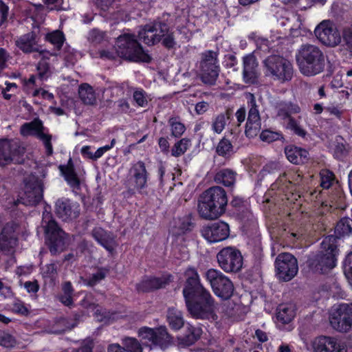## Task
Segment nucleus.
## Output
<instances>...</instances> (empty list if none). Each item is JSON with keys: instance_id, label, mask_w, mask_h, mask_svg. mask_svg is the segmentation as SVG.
Listing matches in <instances>:
<instances>
[{"instance_id": "f257e3e1", "label": "nucleus", "mask_w": 352, "mask_h": 352, "mask_svg": "<svg viewBox=\"0 0 352 352\" xmlns=\"http://www.w3.org/2000/svg\"><path fill=\"white\" fill-rule=\"evenodd\" d=\"M227 204L228 198L225 190L220 186H213L201 195L198 212L204 219H216L225 213Z\"/></svg>"}, {"instance_id": "f03ea898", "label": "nucleus", "mask_w": 352, "mask_h": 352, "mask_svg": "<svg viewBox=\"0 0 352 352\" xmlns=\"http://www.w3.org/2000/svg\"><path fill=\"white\" fill-rule=\"evenodd\" d=\"M338 254L337 237L329 235L322 240L320 250L309 256L307 261V266L315 272L326 273L336 266Z\"/></svg>"}, {"instance_id": "7ed1b4c3", "label": "nucleus", "mask_w": 352, "mask_h": 352, "mask_svg": "<svg viewBox=\"0 0 352 352\" xmlns=\"http://www.w3.org/2000/svg\"><path fill=\"white\" fill-rule=\"evenodd\" d=\"M296 61L301 74L314 76L322 73L325 67V56L321 49L309 43L300 46L296 54Z\"/></svg>"}, {"instance_id": "20e7f679", "label": "nucleus", "mask_w": 352, "mask_h": 352, "mask_svg": "<svg viewBox=\"0 0 352 352\" xmlns=\"http://www.w3.org/2000/svg\"><path fill=\"white\" fill-rule=\"evenodd\" d=\"M118 56L134 62L149 63L150 56L143 50L133 34L124 33L120 35L115 45Z\"/></svg>"}, {"instance_id": "39448f33", "label": "nucleus", "mask_w": 352, "mask_h": 352, "mask_svg": "<svg viewBox=\"0 0 352 352\" xmlns=\"http://www.w3.org/2000/svg\"><path fill=\"white\" fill-rule=\"evenodd\" d=\"M263 72L266 76L274 80L285 82L291 80L293 77L292 64L279 55H270L263 61Z\"/></svg>"}, {"instance_id": "423d86ee", "label": "nucleus", "mask_w": 352, "mask_h": 352, "mask_svg": "<svg viewBox=\"0 0 352 352\" xmlns=\"http://www.w3.org/2000/svg\"><path fill=\"white\" fill-rule=\"evenodd\" d=\"M42 223L50 252L56 254L63 252L67 245V234L52 219L49 213L43 214Z\"/></svg>"}, {"instance_id": "0eeeda50", "label": "nucleus", "mask_w": 352, "mask_h": 352, "mask_svg": "<svg viewBox=\"0 0 352 352\" xmlns=\"http://www.w3.org/2000/svg\"><path fill=\"white\" fill-rule=\"evenodd\" d=\"M184 276L186 280L182 293L186 305L210 294L201 283L199 275L195 268H187Z\"/></svg>"}, {"instance_id": "6e6552de", "label": "nucleus", "mask_w": 352, "mask_h": 352, "mask_svg": "<svg viewBox=\"0 0 352 352\" xmlns=\"http://www.w3.org/2000/svg\"><path fill=\"white\" fill-rule=\"evenodd\" d=\"M191 316L195 319L217 320L218 304L210 294L186 305Z\"/></svg>"}, {"instance_id": "1a4fd4ad", "label": "nucleus", "mask_w": 352, "mask_h": 352, "mask_svg": "<svg viewBox=\"0 0 352 352\" xmlns=\"http://www.w3.org/2000/svg\"><path fill=\"white\" fill-rule=\"evenodd\" d=\"M205 277L217 296L228 300L232 296L234 285L221 272L211 268L206 272Z\"/></svg>"}, {"instance_id": "9d476101", "label": "nucleus", "mask_w": 352, "mask_h": 352, "mask_svg": "<svg viewBox=\"0 0 352 352\" xmlns=\"http://www.w3.org/2000/svg\"><path fill=\"white\" fill-rule=\"evenodd\" d=\"M24 192L17 202L25 206H34L41 201L43 197V183L34 175H30L24 179Z\"/></svg>"}, {"instance_id": "9b49d317", "label": "nucleus", "mask_w": 352, "mask_h": 352, "mask_svg": "<svg viewBox=\"0 0 352 352\" xmlns=\"http://www.w3.org/2000/svg\"><path fill=\"white\" fill-rule=\"evenodd\" d=\"M276 276L281 281L287 282L293 279L298 272L297 259L289 253H281L275 260Z\"/></svg>"}, {"instance_id": "f8f14e48", "label": "nucleus", "mask_w": 352, "mask_h": 352, "mask_svg": "<svg viewBox=\"0 0 352 352\" xmlns=\"http://www.w3.org/2000/svg\"><path fill=\"white\" fill-rule=\"evenodd\" d=\"M217 258L220 267L226 272H237L242 267L243 256L234 247L223 248L218 252Z\"/></svg>"}, {"instance_id": "ddd939ff", "label": "nucleus", "mask_w": 352, "mask_h": 352, "mask_svg": "<svg viewBox=\"0 0 352 352\" xmlns=\"http://www.w3.org/2000/svg\"><path fill=\"white\" fill-rule=\"evenodd\" d=\"M138 336L142 344L151 349L156 346L165 348L167 346L170 337L166 328L160 327L157 329H151L146 327H142L138 331Z\"/></svg>"}, {"instance_id": "4468645a", "label": "nucleus", "mask_w": 352, "mask_h": 352, "mask_svg": "<svg viewBox=\"0 0 352 352\" xmlns=\"http://www.w3.org/2000/svg\"><path fill=\"white\" fill-rule=\"evenodd\" d=\"M317 38L324 45L336 47L342 41V37L336 25L330 20L320 22L314 30Z\"/></svg>"}, {"instance_id": "2eb2a0df", "label": "nucleus", "mask_w": 352, "mask_h": 352, "mask_svg": "<svg viewBox=\"0 0 352 352\" xmlns=\"http://www.w3.org/2000/svg\"><path fill=\"white\" fill-rule=\"evenodd\" d=\"M248 100V108L249 109L245 133L249 138L256 137L261 131V122L255 96L248 93L246 94Z\"/></svg>"}, {"instance_id": "dca6fc26", "label": "nucleus", "mask_w": 352, "mask_h": 352, "mask_svg": "<svg viewBox=\"0 0 352 352\" xmlns=\"http://www.w3.org/2000/svg\"><path fill=\"white\" fill-rule=\"evenodd\" d=\"M331 327L338 331L347 332L352 328V316L349 304H341L330 316Z\"/></svg>"}, {"instance_id": "f3484780", "label": "nucleus", "mask_w": 352, "mask_h": 352, "mask_svg": "<svg viewBox=\"0 0 352 352\" xmlns=\"http://www.w3.org/2000/svg\"><path fill=\"white\" fill-rule=\"evenodd\" d=\"M24 148L16 142L0 140V166L12 162L20 163L21 157L24 154Z\"/></svg>"}, {"instance_id": "a211bd4d", "label": "nucleus", "mask_w": 352, "mask_h": 352, "mask_svg": "<svg viewBox=\"0 0 352 352\" xmlns=\"http://www.w3.org/2000/svg\"><path fill=\"white\" fill-rule=\"evenodd\" d=\"M43 125L41 120L36 118L30 122H26L21 126V133L23 136L34 135L41 140L46 148V153L50 155L53 153L51 143L52 136L43 133Z\"/></svg>"}, {"instance_id": "6ab92c4d", "label": "nucleus", "mask_w": 352, "mask_h": 352, "mask_svg": "<svg viewBox=\"0 0 352 352\" xmlns=\"http://www.w3.org/2000/svg\"><path fill=\"white\" fill-rule=\"evenodd\" d=\"M201 232L208 242L217 243L228 238L230 226L224 221H217L204 226Z\"/></svg>"}, {"instance_id": "aec40b11", "label": "nucleus", "mask_w": 352, "mask_h": 352, "mask_svg": "<svg viewBox=\"0 0 352 352\" xmlns=\"http://www.w3.org/2000/svg\"><path fill=\"white\" fill-rule=\"evenodd\" d=\"M55 211L60 219L67 221L76 219L80 214V209L78 203L63 197L56 201Z\"/></svg>"}, {"instance_id": "412c9836", "label": "nucleus", "mask_w": 352, "mask_h": 352, "mask_svg": "<svg viewBox=\"0 0 352 352\" xmlns=\"http://www.w3.org/2000/svg\"><path fill=\"white\" fill-rule=\"evenodd\" d=\"M314 352H347L344 343L336 338L329 336H320L312 342Z\"/></svg>"}, {"instance_id": "4be33fe9", "label": "nucleus", "mask_w": 352, "mask_h": 352, "mask_svg": "<svg viewBox=\"0 0 352 352\" xmlns=\"http://www.w3.org/2000/svg\"><path fill=\"white\" fill-rule=\"evenodd\" d=\"M19 228L16 223L11 221L0 230V250L10 251L16 245Z\"/></svg>"}, {"instance_id": "5701e85b", "label": "nucleus", "mask_w": 352, "mask_h": 352, "mask_svg": "<svg viewBox=\"0 0 352 352\" xmlns=\"http://www.w3.org/2000/svg\"><path fill=\"white\" fill-rule=\"evenodd\" d=\"M130 173L134 183V188L128 189L126 193L129 195H133L135 194L134 189L140 191L146 187L148 174L146 171L145 164L142 161L134 164L130 170Z\"/></svg>"}, {"instance_id": "b1692460", "label": "nucleus", "mask_w": 352, "mask_h": 352, "mask_svg": "<svg viewBox=\"0 0 352 352\" xmlns=\"http://www.w3.org/2000/svg\"><path fill=\"white\" fill-rule=\"evenodd\" d=\"M94 239L104 248L108 252H113L116 243L113 235L100 227L95 228L91 231Z\"/></svg>"}, {"instance_id": "393cba45", "label": "nucleus", "mask_w": 352, "mask_h": 352, "mask_svg": "<svg viewBox=\"0 0 352 352\" xmlns=\"http://www.w3.org/2000/svg\"><path fill=\"white\" fill-rule=\"evenodd\" d=\"M257 67L256 57L249 54L243 58V80L246 83H254L257 79Z\"/></svg>"}, {"instance_id": "a878e982", "label": "nucleus", "mask_w": 352, "mask_h": 352, "mask_svg": "<svg viewBox=\"0 0 352 352\" xmlns=\"http://www.w3.org/2000/svg\"><path fill=\"white\" fill-rule=\"evenodd\" d=\"M59 170L73 191L78 190L80 182L75 171L72 158L69 159L66 165H60Z\"/></svg>"}, {"instance_id": "bb28decb", "label": "nucleus", "mask_w": 352, "mask_h": 352, "mask_svg": "<svg viewBox=\"0 0 352 352\" xmlns=\"http://www.w3.org/2000/svg\"><path fill=\"white\" fill-rule=\"evenodd\" d=\"M285 153L287 160L294 164H302L309 160V152L307 150L294 145L286 146Z\"/></svg>"}, {"instance_id": "cd10ccee", "label": "nucleus", "mask_w": 352, "mask_h": 352, "mask_svg": "<svg viewBox=\"0 0 352 352\" xmlns=\"http://www.w3.org/2000/svg\"><path fill=\"white\" fill-rule=\"evenodd\" d=\"M168 284V280L165 277H149L142 280L137 285V289L140 292H147L154 289L165 287Z\"/></svg>"}, {"instance_id": "c85d7f7f", "label": "nucleus", "mask_w": 352, "mask_h": 352, "mask_svg": "<svg viewBox=\"0 0 352 352\" xmlns=\"http://www.w3.org/2000/svg\"><path fill=\"white\" fill-rule=\"evenodd\" d=\"M16 46L25 53L38 51L36 41V34L33 32H28L20 36L16 41Z\"/></svg>"}, {"instance_id": "c756f323", "label": "nucleus", "mask_w": 352, "mask_h": 352, "mask_svg": "<svg viewBox=\"0 0 352 352\" xmlns=\"http://www.w3.org/2000/svg\"><path fill=\"white\" fill-rule=\"evenodd\" d=\"M236 173L228 168H223L218 170L214 177V182L217 184H221L225 186H232L236 181Z\"/></svg>"}, {"instance_id": "7c9ffc66", "label": "nucleus", "mask_w": 352, "mask_h": 352, "mask_svg": "<svg viewBox=\"0 0 352 352\" xmlns=\"http://www.w3.org/2000/svg\"><path fill=\"white\" fill-rule=\"evenodd\" d=\"M78 94L81 101L87 105H95L97 102V96L92 87L87 83L79 87Z\"/></svg>"}, {"instance_id": "2f4dec72", "label": "nucleus", "mask_w": 352, "mask_h": 352, "mask_svg": "<svg viewBox=\"0 0 352 352\" xmlns=\"http://www.w3.org/2000/svg\"><path fill=\"white\" fill-rule=\"evenodd\" d=\"M138 37L148 45L158 43V38L154 33L152 23L145 25L138 32Z\"/></svg>"}, {"instance_id": "473e14b6", "label": "nucleus", "mask_w": 352, "mask_h": 352, "mask_svg": "<svg viewBox=\"0 0 352 352\" xmlns=\"http://www.w3.org/2000/svg\"><path fill=\"white\" fill-rule=\"evenodd\" d=\"M174 226L177 229V231L175 232L177 234H181L186 232L191 231L195 226L192 214H188L182 217L175 219L174 221Z\"/></svg>"}, {"instance_id": "72a5a7b5", "label": "nucleus", "mask_w": 352, "mask_h": 352, "mask_svg": "<svg viewBox=\"0 0 352 352\" xmlns=\"http://www.w3.org/2000/svg\"><path fill=\"white\" fill-rule=\"evenodd\" d=\"M167 320L170 327L175 330L180 329L184 324L182 313L173 307L168 310Z\"/></svg>"}, {"instance_id": "f704fd0d", "label": "nucleus", "mask_w": 352, "mask_h": 352, "mask_svg": "<svg viewBox=\"0 0 352 352\" xmlns=\"http://www.w3.org/2000/svg\"><path fill=\"white\" fill-rule=\"evenodd\" d=\"M295 316V311L292 305H280L277 308V320L283 324L289 323Z\"/></svg>"}, {"instance_id": "c9c22d12", "label": "nucleus", "mask_w": 352, "mask_h": 352, "mask_svg": "<svg viewBox=\"0 0 352 352\" xmlns=\"http://www.w3.org/2000/svg\"><path fill=\"white\" fill-rule=\"evenodd\" d=\"M201 81L206 85H214L219 74L220 68H200Z\"/></svg>"}, {"instance_id": "e433bc0d", "label": "nucleus", "mask_w": 352, "mask_h": 352, "mask_svg": "<svg viewBox=\"0 0 352 352\" xmlns=\"http://www.w3.org/2000/svg\"><path fill=\"white\" fill-rule=\"evenodd\" d=\"M232 111L230 109L226 111L225 113L219 114L215 117L212 123V131L218 134H220L226 125L227 121L230 118Z\"/></svg>"}, {"instance_id": "4c0bfd02", "label": "nucleus", "mask_w": 352, "mask_h": 352, "mask_svg": "<svg viewBox=\"0 0 352 352\" xmlns=\"http://www.w3.org/2000/svg\"><path fill=\"white\" fill-rule=\"evenodd\" d=\"M218 54L216 52L208 50L201 54L200 68L219 67L217 60Z\"/></svg>"}, {"instance_id": "58836bf2", "label": "nucleus", "mask_w": 352, "mask_h": 352, "mask_svg": "<svg viewBox=\"0 0 352 352\" xmlns=\"http://www.w3.org/2000/svg\"><path fill=\"white\" fill-rule=\"evenodd\" d=\"M352 232V220L348 217L341 219L337 223L335 228V236L337 240L345 235H349Z\"/></svg>"}, {"instance_id": "ea45409f", "label": "nucleus", "mask_w": 352, "mask_h": 352, "mask_svg": "<svg viewBox=\"0 0 352 352\" xmlns=\"http://www.w3.org/2000/svg\"><path fill=\"white\" fill-rule=\"evenodd\" d=\"M201 329L192 326L188 327L186 333L180 338L181 343L185 346L194 344L201 336Z\"/></svg>"}, {"instance_id": "a19ab883", "label": "nucleus", "mask_w": 352, "mask_h": 352, "mask_svg": "<svg viewBox=\"0 0 352 352\" xmlns=\"http://www.w3.org/2000/svg\"><path fill=\"white\" fill-rule=\"evenodd\" d=\"M75 326L76 324L72 320L61 318L56 321L53 333L58 334L62 333L67 330L73 329Z\"/></svg>"}, {"instance_id": "79ce46f5", "label": "nucleus", "mask_w": 352, "mask_h": 352, "mask_svg": "<svg viewBox=\"0 0 352 352\" xmlns=\"http://www.w3.org/2000/svg\"><path fill=\"white\" fill-rule=\"evenodd\" d=\"M154 33L156 34L158 38V43L161 41L163 36L168 32L170 30L169 25L162 20H156L153 23H152Z\"/></svg>"}, {"instance_id": "37998d69", "label": "nucleus", "mask_w": 352, "mask_h": 352, "mask_svg": "<svg viewBox=\"0 0 352 352\" xmlns=\"http://www.w3.org/2000/svg\"><path fill=\"white\" fill-rule=\"evenodd\" d=\"M107 271L104 269H99L96 273L91 274L88 278L83 279V283L87 286L93 287L104 279Z\"/></svg>"}, {"instance_id": "c03bdc74", "label": "nucleus", "mask_w": 352, "mask_h": 352, "mask_svg": "<svg viewBox=\"0 0 352 352\" xmlns=\"http://www.w3.org/2000/svg\"><path fill=\"white\" fill-rule=\"evenodd\" d=\"M217 153L221 156H230L233 152V146L230 141L226 138L221 139L216 148Z\"/></svg>"}, {"instance_id": "a18cd8bd", "label": "nucleus", "mask_w": 352, "mask_h": 352, "mask_svg": "<svg viewBox=\"0 0 352 352\" xmlns=\"http://www.w3.org/2000/svg\"><path fill=\"white\" fill-rule=\"evenodd\" d=\"M190 144V140L183 138L176 142L172 148L171 154L174 157H179L183 155L188 148Z\"/></svg>"}, {"instance_id": "49530a36", "label": "nucleus", "mask_w": 352, "mask_h": 352, "mask_svg": "<svg viewBox=\"0 0 352 352\" xmlns=\"http://www.w3.org/2000/svg\"><path fill=\"white\" fill-rule=\"evenodd\" d=\"M168 124L171 129V135L175 138H179L185 132L186 127L183 123L176 118H170Z\"/></svg>"}, {"instance_id": "de8ad7c7", "label": "nucleus", "mask_w": 352, "mask_h": 352, "mask_svg": "<svg viewBox=\"0 0 352 352\" xmlns=\"http://www.w3.org/2000/svg\"><path fill=\"white\" fill-rule=\"evenodd\" d=\"M122 344L126 352H142V347L136 338H125Z\"/></svg>"}, {"instance_id": "09e8293b", "label": "nucleus", "mask_w": 352, "mask_h": 352, "mask_svg": "<svg viewBox=\"0 0 352 352\" xmlns=\"http://www.w3.org/2000/svg\"><path fill=\"white\" fill-rule=\"evenodd\" d=\"M43 58H45L44 55ZM37 70L38 77L41 80H46L52 74L50 65L45 58H43L38 63Z\"/></svg>"}, {"instance_id": "8fccbe9b", "label": "nucleus", "mask_w": 352, "mask_h": 352, "mask_svg": "<svg viewBox=\"0 0 352 352\" xmlns=\"http://www.w3.org/2000/svg\"><path fill=\"white\" fill-rule=\"evenodd\" d=\"M47 39L60 50L64 43L65 37L62 32L56 30L47 35Z\"/></svg>"}, {"instance_id": "3c124183", "label": "nucleus", "mask_w": 352, "mask_h": 352, "mask_svg": "<svg viewBox=\"0 0 352 352\" xmlns=\"http://www.w3.org/2000/svg\"><path fill=\"white\" fill-rule=\"evenodd\" d=\"M287 117L288 118V122H287V129H289L292 131H293L294 133L295 134H296L297 135L304 138L307 134V132L305 131V130H304L297 123V122L293 118H292L290 116L287 115Z\"/></svg>"}, {"instance_id": "603ef678", "label": "nucleus", "mask_w": 352, "mask_h": 352, "mask_svg": "<svg viewBox=\"0 0 352 352\" xmlns=\"http://www.w3.org/2000/svg\"><path fill=\"white\" fill-rule=\"evenodd\" d=\"M260 138L263 142L270 143L274 141L283 139V138L282 134L280 133L274 132L270 130H264L261 132Z\"/></svg>"}, {"instance_id": "864d4df0", "label": "nucleus", "mask_w": 352, "mask_h": 352, "mask_svg": "<svg viewBox=\"0 0 352 352\" xmlns=\"http://www.w3.org/2000/svg\"><path fill=\"white\" fill-rule=\"evenodd\" d=\"M320 175L321 178V186L323 188L328 189L333 182V174L329 170H323L320 172Z\"/></svg>"}, {"instance_id": "5fc2aeb1", "label": "nucleus", "mask_w": 352, "mask_h": 352, "mask_svg": "<svg viewBox=\"0 0 352 352\" xmlns=\"http://www.w3.org/2000/svg\"><path fill=\"white\" fill-rule=\"evenodd\" d=\"M16 344L15 338L10 333L3 332L0 333V345L10 348Z\"/></svg>"}, {"instance_id": "6e6d98bb", "label": "nucleus", "mask_w": 352, "mask_h": 352, "mask_svg": "<svg viewBox=\"0 0 352 352\" xmlns=\"http://www.w3.org/2000/svg\"><path fill=\"white\" fill-rule=\"evenodd\" d=\"M344 274L352 287V252L349 253L344 263Z\"/></svg>"}, {"instance_id": "4d7b16f0", "label": "nucleus", "mask_w": 352, "mask_h": 352, "mask_svg": "<svg viewBox=\"0 0 352 352\" xmlns=\"http://www.w3.org/2000/svg\"><path fill=\"white\" fill-rule=\"evenodd\" d=\"M162 43L164 47H165L167 49H172L176 45V41L174 36V32L170 30V29L168 30L167 33L163 36L162 39L161 40Z\"/></svg>"}, {"instance_id": "13d9d810", "label": "nucleus", "mask_w": 352, "mask_h": 352, "mask_svg": "<svg viewBox=\"0 0 352 352\" xmlns=\"http://www.w3.org/2000/svg\"><path fill=\"white\" fill-rule=\"evenodd\" d=\"M344 46L352 56V30L349 28L344 29L342 33Z\"/></svg>"}, {"instance_id": "bf43d9fd", "label": "nucleus", "mask_w": 352, "mask_h": 352, "mask_svg": "<svg viewBox=\"0 0 352 352\" xmlns=\"http://www.w3.org/2000/svg\"><path fill=\"white\" fill-rule=\"evenodd\" d=\"M81 305L86 309H94L97 306L96 300L91 294H87L81 301Z\"/></svg>"}, {"instance_id": "052dcab7", "label": "nucleus", "mask_w": 352, "mask_h": 352, "mask_svg": "<svg viewBox=\"0 0 352 352\" xmlns=\"http://www.w3.org/2000/svg\"><path fill=\"white\" fill-rule=\"evenodd\" d=\"M239 308V305L228 302L223 305V311L228 317H234L236 315V309Z\"/></svg>"}, {"instance_id": "680f3d73", "label": "nucleus", "mask_w": 352, "mask_h": 352, "mask_svg": "<svg viewBox=\"0 0 352 352\" xmlns=\"http://www.w3.org/2000/svg\"><path fill=\"white\" fill-rule=\"evenodd\" d=\"M103 34L98 30H92L88 35V40L94 43H99L103 40Z\"/></svg>"}, {"instance_id": "e2e57ef3", "label": "nucleus", "mask_w": 352, "mask_h": 352, "mask_svg": "<svg viewBox=\"0 0 352 352\" xmlns=\"http://www.w3.org/2000/svg\"><path fill=\"white\" fill-rule=\"evenodd\" d=\"M12 309L14 312L22 315H26L28 312V309L24 306L23 303L19 300H14L12 304Z\"/></svg>"}, {"instance_id": "0e129e2a", "label": "nucleus", "mask_w": 352, "mask_h": 352, "mask_svg": "<svg viewBox=\"0 0 352 352\" xmlns=\"http://www.w3.org/2000/svg\"><path fill=\"white\" fill-rule=\"evenodd\" d=\"M133 99L135 102L140 107H144L147 104V100L141 91H135L133 93Z\"/></svg>"}, {"instance_id": "69168bd1", "label": "nucleus", "mask_w": 352, "mask_h": 352, "mask_svg": "<svg viewBox=\"0 0 352 352\" xmlns=\"http://www.w3.org/2000/svg\"><path fill=\"white\" fill-rule=\"evenodd\" d=\"M8 10V6L0 0V26L7 20Z\"/></svg>"}, {"instance_id": "338daca9", "label": "nucleus", "mask_w": 352, "mask_h": 352, "mask_svg": "<svg viewBox=\"0 0 352 352\" xmlns=\"http://www.w3.org/2000/svg\"><path fill=\"white\" fill-rule=\"evenodd\" d=\"M94 343L92 340H85L82 346L73 352H92Z\"/></svg>"}, {"instance_id": "774afa93", "label": "nucleus", "mask_w": 352, "mask_h": 352, "mask_svg": "<svg viewBox=\"0 0 352 352\" xmlns=\"http://www.w3.org/2000/svg\"><path fill=\"white\" fill-rule=\"evenodd\" d=\"M346 154L345 146L342 143H338L334 148V155L337 158H342Z\"/></svg>"}]
</instances>
